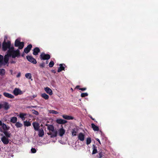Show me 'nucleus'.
Here are the masks:
<instances>
[{
    "label": "nucleus",
    "mask_w": 158,
    "mask_h": 158,
    "mask_svg": "<svg viewBox=\"0 0 158 158\" xmlns=\"http://www.w3.org/2000/svg\"><path fill=\"white\" fill-rule=\"evenodd\" d=\"M45 126L47 127V129L49 132L47 134L50 136L51 138L56 137L57 136V132L56 129H55L54 126L52 125H49L46 124Z\"/></svg>",
    "instance_id": "obj_1"
},
{
    "label": "nucleus",
    "mask_w": 158,
    "mask_h": 158,
    "mask_svg": "<svg viewBox=\"0 0 158 158\" xmlns=\"http://www.w3.org/2000/svg\"><path fill=\"white\" fill-rule=\"evenodd\" d=\"M8 55L13 58H15L16 57L19 58L20 56V51L19 49H17L8 53Z\"/></svg>",
    "instance_id": "obj_2"
},
{
    "label": "nucleus",
    "mask_w": 158,
    "mask_h": 158,
    "mask_svg": "<svg viewBox=\"0 0 158 158\" xmlns=\"http://www.w3.org/2000/svg\"><path fill=\"white\" fill-rule=\"evenodd\" d=\"M11 43L10 41L8 40L7 42L4 40L2 45V49L3 51H5L10 47Z\"/></svg>",
    "instance_id": "obj_3"
},
{
    "label": "nucleus",
    "mask_w": 158,
    "mask_h": 158,
    "mask_svg": "<svg viewBox=\"0 0 158 158\" xmlns=\"http://www.w3.org/2000/svg\"><path fill=\"white\" fill-rule=\"evenodd\" d=\"M15 47H18L19 49H21L24 47V43L23 42H20V40L17 39L15 40Z\"/></svg>",
    "instance_id": "obj_4"
},
{
    "label": "nucleus",
    "mask_w": 158,
    "mask_h": 158,
    "mask_svg": "<svg viewBox=\"0 0 158 158\" xmlns=\"http://www.w3.org/2000/svg\"><path fill=\"white\" fill-rule=\"evenodd\" d=\"M41 60H48L50 58V56L48 54H46L44 53H42L40 56Z\"/></svg>",
    "instance_id": "obj_5"
},
{
    "label": "nucleus",
    "mask_w": 158,
    "mask_h": 158,
    "mask_svg": "<svg viewBox=\"0 0 158 158\" xmlns=\"http://www.w3.org/2000/svg\"><path fill=\"white\" fill-rule=\"evenodd\" d=\"M27 59L29 62L34 64H36L37 61L36 60L31 56H26Z\"/></svg>",
    "instance_id": "obj_6"
},
{
    "label": "nucleus",
    "mask_w": 158,
    "mask_h": 158,
    "mask_svg": "<svg viewBox=\"0 0 158 158\" xmlns=\"http://www.w3.org/2000/svg\"><path fill=\"white\" fill-rule=\"evenodd\" d=\"M13 93L15 96H17L19 94H22V91L17 88L15 89L13 91Z\"/></svg>",
    "instance_id": "obj_7"
},
{
    "label": "nucleus",
    "mask_w": 158,
    "mask_h": 158,
    "mask_svg": "<svg viewBox=\"0 0 158 158\" xmlns=\"http://www.w3.org/2000/svg\"><path fill=\"white\" fill-rule=\"evenodd\" d=\"M2 129L0 128V131L1 132L2 131H5L8 130L10 129V127H7L6 124L4 123H3V124L2 126Z\"/></svg>",
    "instance_id": "obj_8"
},
{
    "label": "nucleus",
    "mask_w": 158,
    "mask_h": 158,
    "mask_svg": "<svg viewBox=\"0 0 158 158\" xmlns=\"http://www.w3.org/2000/svg\"><path fill=\"white\" fill-rule=\"evenodd\" d=\"M32 47V45L31 44L28 45L24 49V52L26 53H28L31 50Z\"/></svg>",
    "instance_id": "obj_9"
},
{
    "label": "nucleus",
    "mask_w": 158,
    "mask_h": 158,
    "mask_svg": "<svg viewBox=\"0 0 158 158\" xmlns=\"http://www.w3.org/2000/svg\"><path fill=\"white\" fill-rule=\"evenodd\" d=\"M32 125L35 131H38L40 129V124L38 123L35 122H33Z\"/></svg>",
    "instance_id": "obj_10"
},
{
    "label": "nucleus",
    "mask_w": 158,
    "mask_h": 158,
    "mask_svg": "<svg viewBox=\"0 0 158 158\" xmlns=\"http://www.w3.org/2000/svg\"><path fill=\"white\" fill-rule=\"evenodd\" d=\"M56 122L58 124H64L67 123L66 120L61 118L57 119L56 120Z\"/></svg>",
    "instance_id": "obj_11"
},
{
    "label": "nucleus",
    "mask_w": 158,
    "mask_h": 158,
    "mask_svg": "<svg viewBox=\"0 0 158 158\" xmlns=\"http://www.w3.org/2000/svg\"><path fill=\"white\" fill-rule=\"evenodd\" d=\"M1 140L3 143L5 144H7L9 143V139L5 136H3L2 137Z\"/></svg>",
    "instance_id": "obj_12"
},
{
    "label": "nucleus",
    "mask_w": 158,
    "mask_h": 158,
    "mask_svg": "<svg viewBox=\"0 0 158 158\" xmlns=\"http://www.w3.org/2000/svg\"><path fill=\"white\" fill-rule=\"evenodd\" d=\"M3 95L5 97L8 98L13 99L14 98V96L13 95L7 92H4Z\"/></svg>",
    "instance_id": "obj_13"
},
{
    "label": "nucleus",
    "mask_w": 158,
    "mask_h": 158,
    "mask_svg": "<svg viewBox=\"0 0 158 158\" xmlns=\"http://www.w3.org/2000/svg\"><path fill=\"white\" fill-rule=\"evenodd\" d=\"M78 138L81 141H83L85 139V135L82 133H80L78 135Z\"/></svg>",
    "instance_id": "obj_14"
},
{
    "label": "nucleus",
    "mask_w": 158,
    "mask_h": 158,
    "mask_svg": "<svg viewBox=\"0 0 158 158\" xmlns=\"http://www.w3.org/2000/svg\"><path fill=\"white\" fill-rule=\"evenodd\" d=\"M40 52V48L38 47H36L33 50V54L34 55H38Z\"/></svg>",
    "instance_id": "obj_15"
},
{
    "label": "nucleus",
    "mask_w": 158,
    "mask_h": 158,
    "mask_svg": "<svg viewBox=\"0 0 158 158\" xmlns=\"http://www.w3.org/2000/svg\"><path fill=\"white\" fill-rule=\"evenodd\" d=\"M27 115L26 113H20L19 114V117L22 119V120L24 121L25 120L26 117H25Z\"/></svg>",
    "instance_id": "obj_16"
},
{
    "label": "nucleus",
    "mask_w": 158,
    "mask_h": 158,
    "mask_svg": "<svg viewBox=\"0 0 158 158\" xmlns=\"http://www.w3.org/2000/svg\"><path fill=\"white\" fill-rule=\"evenodd\" d=\"M62 117L64 118L67 120H73L74 119L73 117L67 115H62Z\"/></svg>",
    "instance_id": "obj_17"
},
{
    "label": "nucleus",
    "mask_w": 158,
    "mask_h": 158,
    "mask_svg": "<svg viewBox=\"0 0 158 158\" xmlns=\"http://www.w3.org/2000/svg\"><path fill=\"white\" fill-rule=\"evenodd\" d=\"M45 91L50 95H52L53 94L52 90L49 87H46L44 88Z\"/></svg>",
    "instance_id": "obj_18"
},
{
    "label": "nucleus",
    "mask_w": 158,
    "mask_h": 158,
    "mask_svg": "<svg viewBox=\"0 0 158 158\" xmlns=\"http://www.w3.org/2000/svg\"><path fill=\"white\" fill-rule=\"evenodd\" d=\"M2 106V107L6 110H8L10 108L9 105L7 102H5Z\"/></svg>",
    "instance_id": "obj_19"
},
{
    "label": "nucleus",
    "mask_w": 158,
    "mask_h": 158,
    "mask_svg": "<svg viewBox=\"0 0 158 158\" xmlns=\"http://www.w3.org/2000/svg\"><path fill=\"white\" fill-rule=\"evenodd\" d=\"M65 132V130L62 127L61 128H60L59 130V135L62 137L63 136Z\"/></svg>",
    "instance_id": "obj_20"
},
{
    "label": "nucleus",
    "mask_w": 158,
    "mask_h": 158,
    "mask_svg": "<svg viewBox=\"0 0 158 158\" xmlns=\"http://www.w3.org/2000/svg\"><path fill=\"white\" fill-rule=\"evenodd\" d=\"M9 57L10 56H9V55H8V53H7V54L4 57L3 59L4 60V61L5 63V64H6L8 62L9 59Z\"/></svg>",
    "instance_id": "obj_21"
},
{
    "label": "nucleus",
    "mask_w": 158,
    "mask_h": 158,
    "mask_svg": "<svg viewBox=\"0 0 158 158\" xmlns=\"http://www.w3.org/2000/svg\"><path fill=\"white\" fill-rule=\"evenodd\" d=\"M63 65H64V66H65V64H60V67L58 68V69L57 70V72L58 73H59L60 72H61L62 70H64L65 68L63 66Z\"/></svg>",
    "instance_id": "obj_22"
},
{
    "label": "nucleus",
    "mask_w": 158,
    "mask_h": 158,
    "mask_svg": "<svg viewBox=\"0 0 158 158\" xmlns=\"http://www.w3.org/2000/svg\"><path fill=\"white\" fill-rule=\"evenodd\" d=\"M1 131V132L3 133L4 135L6 136V137L7 138H10L11 135V134L10 132V131Z\"/></svg>",
    "instance_id": "obj_23"
},
{
    "label": "nucleus",
    "mask_w": 158,
    "mask_h": 158,
    "mask_svg": "<svg viewBox=\"0 0 158 158\" xmlns=\"http://www.w3.org/2000/svg\"><path fill=\"white\" fill-rule=\"evenodd\" d=\"M91 126L92 128L94 131H98L99 130V128L98 127L95 125L94 123H92Z\"/></svg>",
    "instance_id": "obj_24"
},
{
    "label": "nucleus",
    "mask_w": 158,
    "mask_h": 158,
    "mask_svg": "<svg viewBox=\"0 0 158 158\" xmlns=\"http://www.w3.org/2000/svg\"><path fill=\"white\" fill-rule=\"evenodd\" d=\"M39 131L38 135L40 137H42L44 135V132L43 129H40Z\"/></svg>",
    "instance_id": "obj_25"
},
{
    "label": "nucleus",
    "mask_w": 158,
    "mask_h": 158,
    "mask_svg": "<svg viewBox=\"0 0 158 158\" xmlns=\"http://www.w3.org/2000/svg\"><path fill=\"white\" fill-rule=\"evenodd\" d=\"M17 121V118L15 117H11L10 119V122L13 123H15Z\"/></svg>",
    "instance_id": "obj_26"
},
{
    "label": "nucleus",
    "mask_w": 158,
    "mask_h": 158,
    "mask_svg": "<svg viewBox=\"0 0 158 158\" xmlns=\"http://www.w3.org/2000/svg\"><path fill=\"white\" fill-rule=\"evenodd\" d=\"M41 96L42 98L45 100H48L49 98V96L45 93L42 94Z\"/></svg>",
    "instance_id": "obj_27"
},
{
    "label": "nucleus",
    "mask_w": 158,
    "mask_h": 158,
    "mask_svg": "<svg viewBox=\"0 0 158 158\" xmlns=\"http://www.w3.org/2000/svg\"><path fill=\"white\" fill-rule=\"evenodd\" d=\"M97 148L94 145H93V151L92 152V154H95L98 152V151L97 149Z\"/></svg>",
    "instance_id": "obj_28"
},
{
    "label": "nucleus",
    "mask_w": 158,
    "mask_h": 158,
    "mask_svg": "<svg viewBox=\"0 0 158 158\" xmlns=\"http://www.w3.org/2000/svg\"><path fill=\"white\" fill-rule=\"evenodd\" d=\"M15 126L17 128H19L22 127L23 125L21 123L18 122H17L15 124Z\"/></svg>",
    "instance_id": "obj_29"
},
{
    "label": "nucleus",
    "mask_w": 158,
    "mask_h": 158,
    "mask_svg": "<svg viewBox=\"0 0 158 158\" xmlns=\"http://www.w3.org/2000/svg\"><path fill=\"white\" fill-rule=\"evenodd\" d=\"M24 126L28 127L31 126V123L29 121H24Z\"/></svg>",
    "instance_id": "obj_30"
},
{
    "label": "nucleus",
    "mask_w": 158,
    "mask_h": 158,
    "mask_svg": "<svg viewBox=\"0 0 158 158\" xmlns=\"http://www.w3.org/2000/svg\"><path fill=\"white\" fill-rule=\"evenodd\" d=\"M25 77L28 79H30L32 77V76L31 73H27L25 75Z\"/></svg>",
    "instance_id": "obj_31"
},
{
    "label": "nucleus",
    "mask_w": 158,
    "mask_h": 158,
    "mask_svg": "<svg viewBox=\"0 0 158 158\" xmlns=\"http://www.w3.org/2000/svg\"><path fill=\"white\" fill-rule=\"evenodd\" d=\"M14 50H15L14 47L13 46L11 47L10 46V47L9 48L7 53H9Z\"/></svg>",
    "instance_id": "obj_32"
},
{
    "label": "nucleus",
    "mask_w": 158,
    "mask_h": 158,
    "mask_svg": "<svg viewBox=\"0 0 158 158\" xmlns=\"http://www.w3.org/2000/svg\"><path fill=\"white\" fill-rule=\"evenodd\" d=\"M5 69H0V75H3L5 74Z\"/></svg>",
    "instance_id": "obj_33"
},
{
    "label": "nucleus",
    "mask_w": 158,
    "mask_h": 158,
    "mask_svg": "<svg viewBox=\"0 0 158 158\" xmlns=\"http://www.w3.org/2000/svg\"><path fill=\"white\" fill-rule=\"evenodd\" d=\"M91 142V139L90 137H88L87 138L86 143L87 145H89L90 143Z\"/></svg>",
    "instance_id": "obj_34"
},
{
    "label": "nucleus",
    "mask_w": 158,
    "mask_h": 158,
    "mask_svg": "<svg viewBox=\"0 0 158 158\" xmlns=\"http://www.w3.org/2000/svg\"><path fill=\"white\" fill-rule=\"evenodd\" d=\"M77 132L75 131V129L73 128L72 129V135L73 136H75L76 135Z\"/></svg>",
    "instance_id": "obj_35"
},
{
    "label": "nucleus",
    "mask_w": 158,
    "mask_h": 158,
    "mask_svg": "<svg viewBox=\"0 0 158 158\" xmlns=\"http://www.w3.org/2000/svg\"><path fill=\"white\" fill-rule=\"evenodd\" d=\"M54 62L53 61H51L49 64V67L50 68L52 67L54 65Z\"/></svg>",
    "instance_id": "obj_36"
},
{
    "label": "nucleus",
    "mask_w": 158,
    "mask_h": 158,
    "mask_svg": "<svg viewBox=\"0 0 158 158\" xmlns=\"http://www.w3.org/2000/svg\"><path fill=\"white\" fill-rule=\"evenodd\" d=\"M32 113L33 114H35L36 115H38L39 114V112L35 110H32Z\"/></svg>",
    "instance_id": "obj_37"
},
{
    "label": "nucleus",
    "mask_w": 158,
    "mask_h": 158,
    "mask_svg": "<svg viewBox=\"0 0 158 158\" xmlns=\"http://www.w3.org/2000/svg\"><path fill=\"white\" fill-rule=\"evenodd\" d=\"M88 94L87 93H82L81 94V96L82 97H85L88 96Z\"/></svg>",
    "instance_id": "obj_38"
},
{
    "label": "nucleus",
    "mask_w": 158,
    "mask_h": 158,
    "mask_svg": "<svg viewBox=\"0 0 158 158\" xmlns=\"http://www.w3.org/2000/svg\"><path fill=\"white\" fill-rule=\"evenodd\" d=\"M40 67L41 68H43L45 66V63L44 62L41 63L39 65Z\"/></svg>",
    "instance_id": "obj_39"
},
{
    "label": "nucleus",
    "mask_w": 158,
    "mask_h": 158,
    "mask_svg": "<svg viewBox=\"0 0 158 158\" xmlns=\"http://www.w3.org/2000/svg\"><path fill=\"white\" fill-rule=\"evenodd\" d=\"M103 156V153L102 152H99L98 154V158H102Z\"/></svg>",
    "instance_id": "obj_40"
},
{
    "label": "nucleus",
    "mask_w": 158,
    "mask_h": 158,
    "mask_svg": "<svg viewBox=\"0 0 158 158\" xmlns=\"http://www.w3.org/2000/svg\"><path fill=\"white\" fill-rule=\"evenodd\" d=\"M50 113L54 114H57L58 113V112L53 110H50Z\"/></svg>",
    "instance_id": "obj_41"
},
{
    "label": "nucleus",
    "mask_w": 158,
    "mask_h": 158,
    "mask_svg": "<svg viewBox=\"0 0 158 158\" xmlns=\"http://www.w3.org/2000/svg\"><path fill=\"white\" fill-rule=\"evenodd\" d=\"M3 57L2 56L0 55V63H2L3 62Z\"/></svg>",
    "instance_id": "obj_42"
},
{
    "label": "nucleus",
    "mask_w": 158,
    "mask_h": 158,
    "mask_svg": "<svg viewBox=\"0 0 158 158\" xmlns=\"http://www.w3.org/2000/svg\"><path fill=\"white\" fill-rule=\"evenodd\" d=\"M31 152L32 153H35L36 152V150L35 148H32L31 149Z\"/></svg>",
    "instance_id": "obj_43"
},
{
    "label": "nucleus",
    "mask_w": 158,
    "mask_h": 158,
    "mask_svg": "<svg viewBox=\"0 0 158 158\" xmlns=\"http://www.w3.org/2000/svg\"><path fill=\"white\" fill-rule=\"evenodd\" d=\"M79 90H80L81 91H84L86 89V88H81L79 89Z\"/></svg>",
    "instance_id": "obj_44"
},
{
    "label": "nucleus",
    "mask_w": 158,
    "mask_h": 158,
    "mask_svg": "<svg viewBox=\"0 0 158 158\" xmlns=\"http://www.w3.org/2000/svg\"><path fill=\"white\" fill-rule=\"evenodd\" d=\"M21 76V73H19L16 76V77H20Z\"/></svg>",
    "instance_id": "obj_45"
},
{
    "label": "nucleus",
    "mask_w": 158,
    "mask_h": 158,
    "mask_svg": "<svg viewBox=\"0 0 158 158\" xmlns=\"http://www.w3.org/2000/svg\"><path fill=\"white\" fill-rule=\"evenodd\" d=\"M96 140L97 141H98V142H99V143L100 144H101V142H100V141L99 139H98V138H96Z\"/></svg>",
    "instance_id": "obj_46"
},
{
    "label": "nucleus",
    "mask_w": 158,
    "mask_h": 158,
    "mask_svg": "<svg viewBox=\"0 0 158 158\" xmlns=\"http://www.w3.org/2000/svg\"><path fill=\"white\" fill-rule=\"evenodd\" d=\"M51 72H52L53 73H56L55 70H53V69L52 70H51Z\"/></svg>",
    "instance_id": "obj_47"
},
{
    "label": "nucleus",
    "mask_w": 158,
    "mask_h": 158,
    "mask_svg": "<svg viewBox=\"0 0 158 158\" xmlns=\"http://www.w3.org/2000/svg\"><path fill=\"white\" fill-rule=\"evenodd\" d=\"M89 117L93 120L94 121H95V119L94 118H93V117L91 116H89Z\"/></svg>",
    "instance_id": "obj_48"
},
{
    "label": "nucleus",
    "mask_w": 158,
    "mask_h": 158,
    "mask_svg": "<svg viewBox=\"0 0 158 158\" xmlns=\"http://www.w3.org/2000/svg\"><path fill=\"white\" fill-rule=\"evenodd\" d=\"M80 87V86L79 85H77L75 89H79V88Z\"/></svg>",
    "instance_id": "obj_49"
},
{
    "label": "nucleus",
    "mask_w": 158,
    "mask_h": 158,
    "mask_svg": "<svg viewBox=\"0 0 158 158\" xmlns=\"http://www.w3.org/2000/svg\"><path fill=\"white\" fill-rule=\"evenodd\" d=\"M10 73L11 74V75H12V73H13V70L12 69H10Z\"/></svg>",
    "instance_id": "obj_50"
},
{
    "label": "nucleus",
    "mask_w": 158,
    "mask_h": 158,
    "mask_svg": "<svg viewBox=\"0 0 158 158\" xmlns=\"http://www.w3.org/2000/svg\"><path fill=\"white\" fill-rule=\"evenodd\" d=\"M2 104H0V109L2 108Z\"/></svg>",
    "instance_id": "obj_51"
},
{
    "label": "nucleus",
    "mask_w": 158,
    "mask_h": 158,
    "mask_svg": "<svg viewBox=\"0 0 158 158\" xmlns=\"http://www.w3.org/2000/svg\"><path fill=\"white\" fill-rule=\"evenodd\" d=\"M3 124V123H2V122L0 120V126H2Z\"/></svg>",
    "instance_id": "obj_52"
},
{
    "label": "nucleus",
    "mask_w": 158,
    "mask_h": 158,
    "mask_svg": "<svg viewBox=\"0 0 158 158\" xmlns=\"http://www.w3.org/2000/svg\"><path fill=\"white\" fill-rule=\"evenodd\" d=\"M24 55H25V54L24 53V52H23V53H22V55H21V56H22V57H23L24 56Z\"/></svg>",
    "instance_id": "obj_53"
},
{
    "label": "nucleus",
    "mask_w": 158,
    "mask_h": 158,
    "mask_svg": "<svg viewBox=\"0 0 158 158\" xmlns=\"http://www.w3.org/2000/svg\"><path fill=\"white\" fill-rule=\"evenodd\" d=\"M37 97V95L36 94H34L33 95V98H35Z\"/></svg>",
    "instance_id": "obj_54"
},
{
    "label": "nucleus",
    "mask_w": 158,
    "mask_h": 158,
    "mask_svg": "<svg viewBox=\"0 0 158 158\" xmlns=\"http://www.w3.org/2000/svg\"><path fill=\"white\" fill-rule=\"evenodd\" d=\"M15 62L14 61H11V64H15Z\"/></svg>",
    "instance_id": "obj_55"
},
{
    "label": "nucleus",
    "mask_w": 158,
    "mask_h": 158,
    "mask_svg": "<svg viewBox=\"0 0 158 158\" xmlns=\"http://www.w3.org/2000/svg\"><path fill=\"white\" fill-rule=\"evenodd\" d=\"M48 60H46L45 63L46 64H48Z\"/></svg>",
    "instance_id": "obj_56"
},
{
    "label": "nucleus",
    "mask_w": 158,
    "mask_h": 158,
    "mask_svg": "<svg viewBox=\"0 0 158 158\" xmlns=\"http://www.w3.org/2000/svg\"><path fill=\"white\" fill-rule=\"evenodd\" d=\"M31 108H35L36 107V106H31Z\"/></svg>",
    "instance_id": "obj_57"
},
{
    "label": "nucleus",
    "mask_w": 158,
    "mask_h": 158,
    "mask_svg": "<svg viewBox=\"0 0 158 158\" xmlns=\"http://www.w3.org/2000/svg\"><path fill=\"white\" fill-rule=\"evenodd\" d=\"M27 108H31V106H27Z\"/></svg>",
    "instance_id": "obj_58"
},
{
    "label": "nucleus",
    "mask_w": 158,
    "mask_h": 158,
    "mask_svg": "<svg viewBox=\"0 0 158 158\" xmlns=\"http://www.w3.org/2000/svg\"><path fill=\"white\" fill-rule=\"evenodd\" d=\"M2 96V95L0 94V98H1Z\"/></svg>",
    "instance_id": "obj_59"
},
{
    "label": "nucleus",
    "mask_w": 158,
    "mask_h": 158,
    "mask_svg": "<svg viewBox=\"0 0 158 158\" xmlns=\"http://www.w3.org/2000/svg\"><path fill=\"white\" fill-rule=\"evenodd\" d=\"M71 90H72V91H73V89L72 88H71Z\"/></svg>",
    "instance_id": "obj_60"
},
{
    "label": "nucleus",
    "mask_w": 158,
    "mask_h": 158,
    "mask_svg": "<svg viewBox=\"0 0 158 158\" xmlns=\"http://www.w3.org/2000/svg\"><path fill=\"white\" fill-rule=\"evenodd\" d=\"M41 126H43V125L42 124V125H41Z\"/></svg>",
    "instance_id": "obj_61"
}]
</instances>
